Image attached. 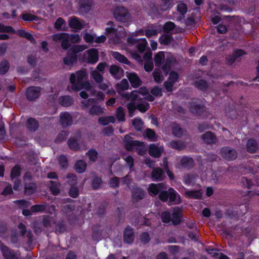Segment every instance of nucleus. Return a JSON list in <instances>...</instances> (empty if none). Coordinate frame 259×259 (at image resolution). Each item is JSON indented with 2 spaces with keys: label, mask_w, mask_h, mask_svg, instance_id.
I'll use <instances>...</instances> for the list:
<instances>
[{
  "label": "nucleus",
  "mask_w": 259,
  "mask_h": 259,
  "mask_svg": "<svg viewBox=\"0 0 259 259\" xmlns=\"http://www.w3.org/2000/svg\"><path fill=\"white\" fill-rule=\"evenodd\" d=\"M88 75L85 70H81L76 72V75L72 73L70 75V81L72 84V89L78 91L85 89L87 91H92L93 87L88 81H83L87 78Z\"/></svg>",
  "instance_id": "f257e3e1"
},
{
  "label": "nucleus",
  "mask_w": 259,
  "mask_h": 259,
  "mask_svg": "<svg viewBox=\"0 0 259 259\" xmlns=\"http://www.w3.org/2000/svg\"><path fill=\"white\" fill-rule=\"evenodd\" d=\"M137 93V91H133L130 94H123L122 96L125 98L127 100L136 101L137 108L140 112L144 113L149 109V104L146 102L145 100H143V98H141L139 96Z\"/></svg>",
  "instance_id": "f03ea898"
},
{
  "label": "nucleus",
  "mask_w": 259,
  "mask_h": 259,
  "mask_svg": "<svg viewBox=\"0 0 259 259\" xmlns=\"http://www.w3.org/2000/svg\"><path fill=\"white\" fill-rule=\"evenodd\" d=\"M113 16L116 21L125 26H128L131 21V16L128 10L123 6H117L113 11Z\"/></svg>",
  "instance_id": "7ed1b4c3"
},
{
  "label": "nucleus",
  "mask_w": 259,
  "mask_h": 259,
  "mask_svg": "<svg viewBox=\"0 0 259 259\" xmlns=\"http://www.w3.org/2000/svg\"><path fill=\"white\" fill-rule=\"evenodd\" d=\"M85 49L83 46L73 45L67 52V56L66 57V65L72 64L77 59V54L82 52Z\"/></svg>",
  "instance_id": "20e7f679"
},
{
  "label": "nucleus",
  "mask_w": 259,
  "mask_h": 259,
  "mask_svg": "<svg viewBox=\"0 0 259 259\" xmlns=\"http://www.w3.org/2000/svg\"><path fill=\"white\" fill-rule=\"evenodd\" d=\"M177 192L173 188H170L168 191L165 190V191L160 193L158 197L161 201L164 202H166L169 198V202H174V203L176 204L180 202L179 196V199H177Z\"/></svg>",
  "instance_id": "39448f33"
},
{
  "label": "nucleus",
  "mask_w": 259,
  "mask_h": 259,
  "mask_svg": "<svg viewBox=\"0 0 259 259\" xmlns=\"http://www.w3.org/2000/svg\"><path fill=\"white\" fill-rule=\"evenodd\" d=\"M221 155L226 160L232 161L236 159L238 153L235 149L226 146L221 148Z\"/></svg>",
  "instance_id": "423d86ee"
},
{
  "label": "nucleus",
  "mask_w": 259,
  "mask_h": 259,
  "mask_svg": "<svg viewBox=\"0 0 259 259\" xmlns=\"http://www.w3.org/2000/svg\"><path fill=\"white\" fill-rule=\"evenodd\" d=\"M0 248L4 259H20V253L19 251H15L4 244H2Z\"/></svg>",
  "instance_id": "0eeeda50"
},
{
  "label": "nucleus",
  "mask_w": 259,
  "mask_h": 259,
  "mask_svg": "<svg viewBox=\"0 0 259 259\" xmlns=\"http://www.w3.org/2000/svg\"><path fill=\"white\" fill-rule=\"evenodd\" d=\"M41 88L39 87L31 86L26 91V97L30 101H35L40 96Z\"/></svg>",
  "instance_id": "6e6552de"
},
{
  "label": "nucleus",
  "mask_w": 259,
  "mask_h": 259,
  "mask_svg": "<svg viewBox=\"0 0 259 259\" xmlns=\"http://www.w3.org/2000/svg\"><path fill=\"white\" fill-rule=\"evenodd\" d=\"M85 61L89 64H95L99 60L98 51L96 49H90L84 53Z\"/></svg>",
  "instance_id": "1a4fd4ad"
},
{
  "label": "nucleus",
  "mask_w": 259,
  "mask_h": 259,
  "mask_svg": "<svg viewBox=\"0 0 259 259\" xmlns=\"http://www.w3.org/2000/svg\"><path fill=\"white\" fill-rule=\"evenodd\" d=\"M124 141L125 148L127 151H132L135 148L142 147L144 144L142 142L134 140L133 138L128 135L125 136Z\"/></svg>",
  "instance_id": "9d476101"
},
{
  "label": "nucleus",
  "mask_w": 259,
  "mask_h": 259,
  "mask_svg": "<svg viewBox=\"0 0 259 259\" xmlns=\"http://www.w3.org/2000/svg\"><path fill=\"white\" fill-rule=\"evenodd\" d=\"M166 189L165 185L163 183L157 184H152L149 187V193L151 196H156L158 194L159 195L162 192L165 191Z\"/></svg>",
  "instance_id": "9b49d317"
},
{
  "label": "nucleus",
  "mask_w": 259,
  "mask_h": 259,
  "mask_svg": "<svg viewBox=\"0 0 259 259\" xmlns=\"http://www.w3.org/2000/svg\"><path fill=\"white\" fill-rule=\"evenodd\" d=\"M84 21L73 16L70 18L68 24L70 28L74 29L75 31L81 30L84 25Z\"/></svg>",
  "instance_id": "f8f14e48"
},
{
  "label": "nucleus",
  "mask_w": 259,
  "mask_h": 259,
  "mask_svg": "<svg viewBox=\"0 0 259 259\" xmlns=\"http://www.w3.org/2000/svg\"><path fill=\"white\" fill-rule=\"evenodd\" d=\"M144 191L140 188H134L132 190V200L133 203L142 200L145 196Z\"/></svg>",
  "instance_id": "ddd939ff"
},
{
  "label": "nucleus",
  "mask_w": 259,
  "mask_h": 259,
  "mask_svg": "<svg viewBox=\"0 0 259 259\" xmlns=\"http://www.w3.org/2000/svg\"><path fill=\"white\" fill-rule=\"evenodd\" d=\"M46 186L49 188L51 194L58 195L60 192V183L58 181L50 180L47 182Z\"/></svg>",
  "instance_id": "4468645a"
},
{
  "label": "nucleus",
  "mask_w": 259,
  "mask_h": 259,
  "mask_svg": "<svg viewBox=\"0 0 259 259\" xmlns=\"http://www.w3.org/2000/svg\"><path fill=\"white\" fill-rule=\"evenodd\" d=\"M126 77L133 88H138L142 83V80L136 73H128L126 72Z\"/></svg>",
  "instance_id": "2eb2a0df"
},
{
  "label": "nucleus",
  "mask_w": 259,
  "mask_h": 259,
  "mask_svg": "<svg viewBox=\"0 0 259 259\" xmlns=\"http://www.w3.org/2000/svg\"><path fill=\"white\" fill-rule=\"evenodd\" d=\"M127 41L129 43L133 45L137 43V47L140 53H143L145 50L147 45V42L145 39L138 40L134 37H128Z\"/></svg>",
  "instance_id": "dca6fc26"
},
{
  "label": "nucleus",
  "mask_w": 259,
  "mask_h": 259,
  "mask_svg": "<svg viewBox=\"0 0 259 259\" xmlns=\"http://www.w3.org/2000/svg\"><path fill=\"white\" fill-rule=\"evenodd\" d=\"M135 238L134 230L130 226H127L123 232V241L125 243L131 244L133 242Z\"/></svg>",
  "instance_id": "f3484780"
},
{
  "label": "nucleus",
  "mask_w": 259,
  "mask_h": 259,
  "mask_svg": "<svg viewBox=\"0 0 259 259\" xmlns=\"http://www.w3.org/2000/svg\"><path fill=\"white\" fill-rule=\"evenodd\" d=\"M152 179L154 181H162L165 178L163 170L160 167L153 168L151 172Z\"/></svg>",
  "instance_id": "a211bd4d"
},
{
  "label": "nucleus",
  "mask_w": 259,
  "mask_h": 259,
  "mask_svg": "<svg viewBox=\"0 0 259 259\" xmlns=\"http://www.w3.org/2000/svg\"><path fill=\"white\" fill-rule=\"evenodd\" d=\"M201 139L206 144H214L217 141V138L215 134L210 132H206L201 135Z\"/></svg>",
  "instance_id": "6ab92c4d"
},
{
  "label": "nucleus",
  "mask_w": 259,
  "mask_h": 259,
  "mask_svg": "<svg viewBox=\"0 0 259 259\" xmlns=\"http://www.w3.org/2000/svg\"><path fill=\"white\" fill-rule=\"evenodd\" d=\"M174 58L171 56L166 57L164 64L162 66V69L165 76H167L170 70Z\"/></svg>",
  "instance_id": "aec40b11"
},
{
  "label": "nucleus",
  "mask_w": 259,
  "mask_h": 259,
  "mask_svg": "<svg viewBox=\"0 0 259 259\" xmlns=\"http://www.w3.org/2000/svg\"><path fill=\"white\" fill-rule=\"evenodd\" d=\"M80 40L79 35L66 33V50L70 47V42L76 44L79 42Z\"/></svg>",
  "instance_id": "412c9836"
},
{
  "label": "nucleus",
  "mask_w": 259,
  "mask_h": 259,
  "mask_svg": "<svg viewBox=\"0 0 259 259\" xmlns=\"http://www.w3.org/2000/svg\"><path fill=\"white\" fill-rule=\"evenodd\" d=\"M110 73L117 79L120 78L123 76L124 71L116 65H111L109 69Z\"/></svg>",
  "instance_id": "4be33fe9"
},
{
  "label": "nucleus",
  "mask_w": 259,
  "mask_h": 259,
  "mask_svg": "<svg viewBox=\"0 0 259 259\" xmlns=\"http://www.w3.org/2000/svg\"><path fill=\"white\" fill-rule=\"evenodd\" d=\"M26 126L29 131L32 132H35L39 127L38 122L35 119L30 117L27 120Z\"/></svg>",
  "instance_id": "5701e85b"
},
{
  "label": "nucleus",
  "mask_w": 259,
  "mask_h": 259,
  "mask_svg": "<svg viewBox=\"0 0 259 259\" xmlns=\"http://www.w3.org/2000/svg\"><path fill=\"white\" fill-rule=\"evenodd\" d=\"M258 149L256 141L253 139H249L246 144V150L250 153L256 152Z\"/></svg>",
  "instance_id": "b1692460"
},
{
  "label": "nucleus",
  "mask_w": 259,
  "mask_h": 259,
  "mask_svg": "<svg viewBox=\"0 0 259 259\" xmlns=\"http://www.w3.org/2000/svg\"><path fill=\"white\" fill-rule=\"evenodd\" d=\"M41 223L43 226L44 231L49 232L52 231V227L51 225V218L50 215H44Z\"/></svg>",
  "instance_id": "393cba45"
},
{
  "label": "nucleus",
  "mask_w": 259,
  "mask_h": 259,
  "mask_svg": "<svg viewBox=\"0 0 259 259\" xmlns=\"http://www.w3.org/2000/svg\"><path fill=\"white\" fill-rule=\"evenodd\" d=\"M181 165L184 168L190 169L193 167L194 161L192 158L185 156L181 160Z\"/></svg>",
  "instance_id": "a878e982"
},
{
  "label": "nucleus",
  "mask_w": 259,
  "mask_h": 259,
  "mask_svg": "<svg viewBox=\"0 0 259 259\" xmlns=\"http://www.w3.org/2000/svg\"><path fill=\"white\" fill-rule=\"evenodd\" d=\"M52 37L54 41L56 42H61V48L63 50H65V32L53 34Z\"/></svg>",
  "instance_id": "bb28decb"
},
{
  "label": "nucleus",
  "mask_w": 259,
  "mask_h": 259,
  "mask_svg": "<svg viewBox=\"0 0 259 259\" xmlns=\"http://www.w3.org/2000/svg\"><path fill=\"white\" fill-rule=\"evenodd\" d=\"M36 185L33 182H25L24 185V193L26 195H31L34 193L36 190Z\"/></svg>",
  "instance_id": "cd10ccee"
},
{
  "label": "nucleus",
  "mask_w": 259,
  "mask_h": 259,
  "mask_svg": "<svg viewBox=\"0 0 259 259\" xmlns=\"http://www.w3.org/2000/svg\"><path fill=\"white\" fill-rule=\"evenodd\" d=\"M149 154L152 157L158 158L160 157L161 155V151L160 149L155 145L151 144L149 147Z\"/></svg>",
  "instance_id": "c85d7f7f"
},
{
  "label": "nucleus",
  "mask_w": 259,
  "mask_h": 259,
  "mask_svg": "<svg viewBox=\"0 0 259 259\" xmlns=\"http://www.w3.org/2000/svg\"><path fill=\"white\" fill-rule=\"evenodd\" d=\"M87 163L83 160H77L75 165L74 168L78 173H83L87 168Z\"/></svg>",
  "instance_id": "c756f323"
},
{
  "label": "nucleus",
  "mask_w": 259,
  "mask_h": 259,
  "mask_svg": "<svg viewBox=\"0 0 259 259\" xmlns=\"http://www.w3.org/2000/svg\"><path fill=\"white\" fill-rule=\"evenodd\" d=\"M129 87V84L126 79H123L120 83H118L116 84V89L117 92L119 94L121 93L126 90H127Z\"/></svg>",
  "instance_id": "7c9ffc66"
},
{
  "label": "nucleus",
  "mask_w": 259,
  "mask_h": 259,
  "mask_svg": "<svg viewBox=\"0 0 259 259\" xmlns=\"http://www.w3.org/2000/svg\"><path fill=\"white\" fill-rule=\"evenodd\" d=\"M194 85L198 89L202 91L207 90L209 87L207 81L202 79L195 81L194 82Z\"/></svg>",
  "instance_id": "2f4dec72"
},
{
  "label": "nucleus",
  "mask_w": 259,
  "mask_h": 259,
  "mask_svg": "<svg viewBox=\"0 0 259 259\" xmlns=\"http://www.w3.org/2000/svg\"><path fill=\"white\" fill-rule=\"evenodd\" d=\"M186 195L190 198L200 199L202 198V192L201 190L195 191H187Z\"/></svg>",
  "instance_id": "473e14b6"
},
{
  "label": "nucleus",
  "mask_w": 259,
  "mask_h": 259,
  "mask_svg": "<svg viewBox=\"0 0 259 259\" xmlns=\"http://www.w3.org/2000/svg\"><path fill=\"white\" fill-rule=\"evenodd\" d=\"M17 34L21 37L27 39L32 43H34L35 42V39L32 34L24 30L19 29L17 31Z\"/></svg>",
  "instance_id": "72a5a7b5"
},
{
  "label": "nucleus",
  "mask_w": 259,
  "mask_h": 259,
  "mask_svg": "<svg viewBox=\"0 0 259 259\" xmlns=\"http://www.w3.org/2000/svg\"><path fill=\"white\" fill-rule=\"evenodd\" d=\"M170 147L178 150H182L186 147L184 142L182 141H172L169 143Z\"/></svg>",
  "instance_id": "f704fd0d"
},
{
  "label": "nucleus",
  "mask_w": 259,
  "mask_h": 259,
  "mask_svg": "<svg viewBox=\"0 0 259 259\" xmlns=\"http://www.w3.org/2000/svg\"><path fill=\"white\" fill-rule=\"evenodd\" d=\"M112 56L119 62L131 65V63L128 60V59L123 55L120 54L118 52H114L112 53Z\"/></svg>",
  "instance_id": "c9c22d12"
},
{
  "label": "nucleus",
  "mask_w": 259,
  "mask_h": 259,
  "mask_svg": "<svg viewBox=\"0 0 259 259\" xmlns=\"http://www.w3.org/2000/svg\"><path fill=\"white\" fill-rule=\"evenodd\" d=\"M80 9L82 12L87 13L91 9V3L90 0H80Z\"/></svg>",
  "instance_id": "e433bc0d"
},
{
  "label": "nucleus",
  "mask_w": 259,
  "mask_h": 259,
  "mask_svg": "<svg viewBox=\"0 0 259 259\" xmlns=\"http://www.w3.org/2000/svg\"><path fill=\"white\" fill-rule=\"evenodd\" d=\"M103 113L104 109L99 105H93L89 110V114L92 115H99Z\"/></svg>",
  "instance_id": "4c0bfd02"
},
{
  "label": "nucleus",
  "mask_w": 259,
  "mask_h": 259,
  "mask_svg": "<svg viewBox=\"0 0 259 259\" xmlns=\"http://www.w3.org/2000/svg\"><path fill=\"white\" fill-rule=\"evenodd\" d=\"M67 144L71 150L77 151L80 148L78 139L74 138H70L68 140Z\"/></svg>",
  "instance_id": "58836bf2"
},
{
  "label": "nucleus",
  "mask_w": 259,
  "mask_h": 259,
  "mask_svg": "<svg viewBox=\"0 0 259 259\" xmlns=\"http://www.w3.org/2000/svg\"><path fill=\"white\" fill-rule=\"evenodd\" d=\"M153 76L154 81L157 83L162 82L164 80V77L161 75V69L159 68H156L154 70V72H153Z\"/></svg>",
  "instance_id": "ea45409f"
},
{
  "label": "nucleus",
  "mask_w": 259,
  "mask_h": 259,
  "mask_svg": "<svg viewBox=\"0 0 259 259\" xmlns=\"http://www.w3.org/2000/svg\"><path fill=\"white\" fill-rule=\"evenodd\" d=\"M21 171V166L19 164L16 165L14 166L11 171L10 177L12 180L19 177L20 176Z\"/></svg>",
  "instance_id": "a19ab883"
},
{
  "label": "nucleus",
  "mask_w": 259,
  "mask_h": 259,
  "mask_svg": "<svg viewBox=\"0 0 259 259\" xmlns=\"http://www.w3.org/2000/svg\"><path fill=\"white\" fill-rule=\"evenodd\" d=\"M102 184L103 181L100 177L97 176L94 177L92 182V188L94 190L99 189Z\"/></svg>",
  "instance_id": "79ce46f5"
},
{
  "label": "nucleus",
  "mask_w": 259,
  "mask_h": 259,
  "mask_svg": "<svg viewBox=\"0 0 259 259\" xmlns=\"http://www.w3.org/2000/svg\"><path fill=\"white\" fill-rule=\"evenodd\" d=\"M173 0H161V10L163 11L168 10L173 6Z\"/></svg>",
  "instance_id": "37998d69"
},
{
  "label": "nucleus",
  "mask_w": 259,
  "mask_h": 259,
  "mask_svg": "<svg viewBox=\"0 0 259 259\" xmlns=\"http://www.w3.org/2000/svg\"><path fill=\"white\" fill-rule=\"evenodd\" d=\"M182 217L181 212L180 211H174L171 216V221L172 224L175 225H177L180 224L181 220V218Z\"/></svg>",
  "instance_id": "c03bdc74"
},
{
  "label": "nucleus",
  "mask_w": 259,
  "mask_h": 259,
  "mask_svg": "<svg viewBox=\"0 0 259 259\" xmlns=\"http://www.w3.org/2000/svg\"><path fill=\"white\" fill-rule=\"evenodd\" d=\"M165 59L164 53L160 52L157 53L154 57L155 64L157 67H160L162 64V61Z\"/></svg>",
  "instance_id": "a18cd8bd"
},
{
  "label": "nucleus",
  "mask_w": 259,
  "mask_h": 259,
  "mask_svg": "<svg viewBox=\"0 0 259 259\" xmlns=\"http://www.w3.org/2000/svg\"><path fill=\"white\" fill-rule=\"evenodd\" d=\"M190 110L192 113L200 115L204 111V107L200 105L193 104L191 106Z\"/></svg>",
  "instance_id": "49530a36"
},
{
  "label": "nucleus",
  "mask_w": 259,
  "mask_h": 259,
  "mask_svg": "<svg viewBox=\"0 0 259 259\" xmlns=\"http://www.w3.org/2000/svg\"><path fill=\"white\" fill-rule=\"evenodd\" d=\"M10 64L7 60H3L0 63V74L5 75L9 69Z\"/></svg>",
  "instance_id": "de8ad7c7"
},
{
  "label": "nucleus",
  "mask_w": 259,
  "mask_h": 259,
  "mask_svg": "<svg viewBox=\"0 0 259 259\" xmlns=\"http://www.w3.org/2000/svg\"><path fill=\"white\" fill-rule=\"evenodd\" d=\"M132 124L136 131H141L144 122L141 118H136L132 120Z\"/></svg>",
  "instance_id": "09e8293b"
},
{
  "label": "nucleus",
  "mask_w": 259,
  "mask_h": 259,
  "mask_svg": "<svg viewBox=\"0 0 259 259\" xmlns=\"http://www.w3.org/2000/svg\"><path fill=\"white\" fill-rule=\"evenodd\" d=\"M127 108L128 110V115L132 117L134 116V112L137 109L136 101L131 100V102L127 104Z\"/></svg>",
  "instance_id": "8fccbe9b"
},
{
  "label": "nucleus",
  "mask_w": 259,
  "mask_h": 259,
  "mask_svg": "<svg viewBox=\"0 0 259 259\" xmlns=\"http://www.w3.org/2000/svg\"><path fill=\"white\" fill-rule=\"evenodd\" d=\"M66 178L67 179V182L71 186H74L77 183V179L75 175L68 174Z\"/></svg>",
  "instance_id": "3c124183"
},
{
  "label": "nucleus",
  "mask_w": 259,
  "mask_h": 259,
  "mask_svg": "<svg viewBox=\"0 0 259 259\" xmlns=\"http://www.w3.org/2000/svg\"><path fill=\"white\" fill-rule=\"evenodd\" d=\"M173 40L171 35L169 34H164L159 38V42L161 44L168 45Z\"/></svg>",
  "instance_id": "603ef678"
},
{
  "label": "nucleus",
  "mask_w": 259,
  "mask_h": 259,
  "mask_svg": "<svg viewBox=\"0 0 259 259\" xmlns=\"http://www.w3.org/2000/svg\"><path fill=\"white\" fill-rule=\"evenodd\" d=\"M176 27V25L174 23L169 21L164 25L163 31L165 33H169L173 30Z\"/></svg>",
  "instance_id": "864d4df0"
},
{
  "label": "nucleus",
  "mask_w": 259,
  "mask_h": 259,
  "mask_svg": "<svg viewBox=\"0 0 259 259\" xmlns=\"http://www.w3.org/2000/svg\"><path fill=\"white\" fill-rule=\"evenodd\" d=\"M46 206L44 204H35L30 207L32 212H43L45 210Z\"/></svg>",
  "instance_id": "5fc2aeb1"
},
{
  "label": "nucleus",
  "mask_w": 259,
  "mask_h": 259,
  "mask_svg": "<svg viewBox=\"0 0 259 259\" xmlns=\"http://www.w3.org/2000/svg\"><path fill=\"white\" fill-rule=\"evenodd\" d=\"M22 19L25 21L30 22L32 21H37L38 17L31 14H23L21 16Z\"/></svg>",
  "instance_id": "6e6d98bb"
},
{
  "label": "nucleus",
  "mask_w": 259,
  "mask_h": 259,
  "mask_svg": "<svg viewBox=\"0 0 259 259\" xmlns=\"http://www.w3.org/2000/svg\"><path fill=\"white\" fill-rule=\"evenodd\" d=\"M124 113L123 108L122 107H119L116 111V117L119 121H124L125 120Z\"/></svg>",
  "instance_id": "4d7b16f0"
},
{
  "label": "nucleus",
  "mask_w": 259,
  "mask_h": 259,
  "mask_svg": "<svg viewBox=\"0 0 259 259\" xmlns=\"http://www.w3.org/2000/svg\"><path fill=\"white\" fill-rule=\"evenodd\" d=\"M172 134L177 137H181L183 134V130L178 125L172 127Z\"/></svg>",
  "instance_id": "13d9d810"
},
{
  "label": "nucleus",
  "mask_w": 259,
  "mask_h": 259,
  "mask_svg": "<svg viewBox=\"0 0 259 259\" xmlns=\"http://www.w3.org/2000/svg\"><path fill=\"white\" fill-rule=\"evenodd\" d=\"M87 154L88 155L91 161L95 162L97 158L98 153L96 150L91 149L88 151Z\"/></svg>",
  "instance_id": "bf43d9fd"
},
{
  "label": "nucleus",
  "mask_w": 259,
  "mask_h": 259,
  "mask_svg": "<svg viewBox=\"0 0 259 259\" xmlns=\"http://www.w3.org/2000/svg\"><path fill=\"white\" fill-rule=\"evenodd\" d=\"M109 185L113 188H118L119 185V178L117 177L110 178L109 181Z\"/></svg>",
  "instance_id": "052dcab7"
},
{
  "label": "nucleus",
  "mask_w": 259,
  "mask_h": 259,
  "mask_svg": "<svg viewBox=\"0 0 259 259\" xmlns=\"http://www.w3.org/2000/svg\"><path fill=\"white\" fill-rule=\"evenodd\" d=\"M69 195L72 198H77L79 195V190L76 187L72 186L68 192Z\"/></svg>",
  "instance_id": "680f3d73"
},
{
  "label": "nucleus",
  "mask_w": 259,
  "mask_h": 259,
  "mask_svg": "<svg viewBox=\"0 0 259 259\" xmlns=\"http://www.w3.org/2000/svg\"><path fill=\"white\" fill-rule=\"evenodd\" d=\"M177 11L182 15H185L187 12V5L184 3H180L177 5Z\"/></svg>",
  "instance_id": "e2e57ef3"
},
{
  "label": "nucleus",
  "mask_w": 259,
  "mask_h": 259,
  "mask_svg": "<svg viewBox=\"0 0 259 259\" xmlns=\"http://www.w3.org/2000/svg\"><path fill=\"white\" fill-rule=\"evenodd\" d=\"M92 75L95 81L98 83H101L103 80V76L97 70H94L92 72Z\"/></svg>",
  "instance_id": "0e129e2a"
},
{
  "label": "nucleus",
  "mask_w": 259,
  "mask_h": 259,
  "mask_svg": "<svg viewBox=\"0 0 259 259\" xmlns=\"http://www.w3.org/2000/svg\"><path fill=\"white\" fill-rule=\"evenodd\" d=\"M161 218L163 223H168L171 221V216L169 212L164 211L162 213Z\"/></svg>",
  "instance_id": "69168bd1"
},
{
  "label": "nucleus",
  "mask_w": 259,
  "mask_h": 259,
  "mask_svg": "<svg viewBox=\"0 0 259 259\" xmlns=\"http://www.w3.org/2000/svg\"><path fill=\"white\" fill-rule=\"evenodd\" d=\"M140 239L144 244L148 243L150 240L149 234L147 232L142 233L140 235Z\"/></svg>",
  "instance_id": "338daca9"
},
{
  "label": "nucleus",
  "mask_w": 259,
  "mask_h": 259,
  "mask_svg": "<svg viewBox=\"0 0 259 259\" xmlns=\"http://www.w3.org/2000/svg\"><path fill=\"white\" fill-rule=\"evenodd\" d=\"M34 231L36 234L41 233L44 230L41 222H35L33 224Z\"/></svg>",
  "instance_id": "774afa93"
}]
</instances>
